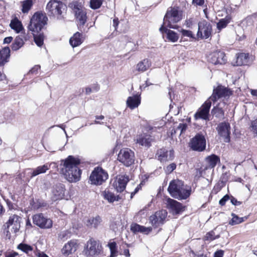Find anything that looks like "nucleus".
<instances>
[{
    "label": "nucleus",
    "mask_w": 257,
    "mask_h": 257,
    "mask_svg": "<svg viewBox=\"0 0 257 257\" xmlns=\"http://www.w3.org/2000/svg\"><path fill=\"white\" fill-rule=\"evenodd\" d=\"M80 163V160L72 156L61 161V172L69 182H76L80 180L81 170L78 168Z\"/></svg>",
    "instance_id": "f257e3e1"
},
{
    "label": "nucleus",
    "mask_w": 257,
    "mask_h": 257,
    "mask_svg": "<svg viewBox=\"0 0 257 257\" xmlns=\"http://www.w3.org/2000/svg\"><path fill=\"white\" fill-rule=\"evenodd\" d=\"M168 190L173 197L178 199H186L190 195L191 188L185 185L183 181L174 180L170 183Z\"/></svg>",
    "instance_id": "f03ea898"
},
{
    "label": "nucleus",
    "mask_w": 257,
    "mask_h": 257,
    "mask_svg": "<svg viewBox=\"0 0 257 257\" xmlns=\"http://www.w3.org/2000/svg\"><path fill=\"white\" fill-rule=\"evenodd\" d=\"M66 10V5L60 1L51 0L46 6V11L48 15L56 18L58 20H61L64 18Z\"/></svg>",
    "instance_id": "7ed1b4c3"
},
{
    "label": "nucleus",
    "mask_w": 257,
    "mask_h": 257,
    "mask_svg": "<svg viewBox=\"0 0 257 257\" xmlns=\"http://www.w3.org/2000/svg\"><path fill=\"white\" fill-rule=\"evenodd\" d=\"M47 20L45 14L36 12L31 19L28 29L32 33H38L46 24Z\"/></svg>",
    "instance_id": "20e7f679"
},
{
    "label": "nucleus",
    "mask_w": 257,
    "mask_h": 257,
    "mask_svg": "<svg viewBox=\"0 0 257 257\" xmlns=\"http://www.w3.org/2000/svg\"><path fill=\"white\" fill-rule=\"evenodd\" d=\"M181 19L179 15L178 11L175 8H171V10L168 11L164 18L163 25L170 28L176 29V25L174 24L178 22Z\"/></svg>",
    "instance_id": "39448f33"
},
{
    "label": "nucleus",
    "mask_w": 257,
    "mask_h": 257,
    "mask_svg": "<svg viewBox=\"0 0 257 257\" xmlns=\"http://www.w3.org/2000/svg\"><path fill=\"white\" fill-rule=\"evenodd\" d=\"M118 160L126 167H129L134 163L135 156L134 152L128 148H124L119 151Z\"/></svg>",
    "instance_id": "423d86ee"
},
{
    "label": "nucleus",
    "mask_w": 257,
    "mask_h": 257,
    "mask_svg": "<svg viewBox=\"0 0 257 257\" xmlns=\"http://www.w3.org/2000/svg\"><path fill=\"white\" fill-rule=\"evenodd\" d=\"M108 178L106 172L100 167L95 168L91 173L89 180L92 184L100 185Z\"/></svg>",
    "instance_id": "0eeeda50"
},
{
    "label": "nucleus",
    "mask_w": 257,
    "mask_h": 257,
    "mask_svg": "<svg viewBox=\"0 0 257 257\" xmlns=\"http://www.w3.org/2000/svg\"><path fill=\"white\" fill-rule=\"evenodd\" d=\"M232 95V91L228 88L221 85L218 86L213 89V93L208 98L211 102L216 101L218 99L224 98H226Z\"/></svg>",
    "instance_id": "6e6552de"
},
{
    "label": "nucleus",
    "mask_w": 257,
    "mask_h": 257,
    "mask_svg": "<svg viewBox=\"0 0 257 257\" xmlns=\"http://www.w3.org/2000/svg\"><path fill=\"white\" fill-rule=\"evenodd\" d=\"M190 147L194 151H203L206 148V140L204 136L202 134H197L191 139Z\"/></svg>",
    "instance_id": "1a4fd4ad"
},
{
    "label": "nucleus",
    "mask_w": 257,
    "mask_h": 257,
    "mask_svg": "<svg viewBox=\"0 0 257 257\" xmlns=\"http://www.w3.org/2000/svg\"><path fill=\"white\" fill-rule=\"evenodd\" d=\"M21 219V218L16 214H12L10 216L8 221L6 222L7 236L10 233V229L14 233H16L19 230Z\"/></svg>",
    "instance_id": "9d476101"
},
{
    "label": "nucleus",
    "mask_w": 257,
    "mask_h": 257,
    "mask_svg": "<svg viewBox=\"0 0 257 257\" xmlns=\"http://www.w3.org/2000/svg\"><path fill=\"white\" fill-rule=\"evenodd\" d=\"M211 105V100L208 99L195 113V119H202L205 120H209V113Z\"/></svg>",
    "instance_id": "9b49d317"
},
{
    "label": "nucleus",
    "mask_w": 257,
    "mask_h": 257,
    "mask_svg": "<svg viewBox=\"0 0 257 257\" xmlns=\"http://www.w3.org/2000/svg\"><path fill=\"white\" fill-rule=\"evenodd\" d=\"M168 213L165 210L158 211L150 217L149 220L155 227L162 225L165 223Z\"/></svg>",
    "instance_id": "f8f14e48"
},
{
    "label": "nucleus",
    "mask_w": 257,
    "mask_h": 257,
    "mask_svg": "<svg viewBox=\"0 0 257 257\" xmlns=\"http://www.w3.org/2000/svg\"><path fill=\"white\" fill-rule=\"evenodd\" d=\"M33 223L41 228H50L52 226V221L42 213L36 214L33 216Z\"/></svg>",
    "instance_id": "ddd939ff"
},
{
    "label": "nucleus",
    "mask_w": 257,
    "mask_h": 257,
    "mask_svg": "<svg viewBox=\"0 0 257 257\" xmlns=\"http://www.w3.org/2000/svg\"><path fill=\"white\" fill-rule=\"evenodd\" d=\"M211 33L212 26L209 22L203 20L198 23V37L207 39L211 36Z\"/></svg>",
    "instance_id": "4468645a"
},
{
    "label": "nucleus",
    "mask_w": 257,
    "mask_h": 257,
    "mask_svg": "<svg viewBox=\"0 0 257 257\" xmlns=\"http://www.w3.org/2000/svg\"><path fill=\"white\" fill-rule=\"evenodd\" d=\"M216 129L218 135L223 139L224 142H230V125L228 122L224 121L219 123Z\"/></svg>",
    "instance_id": "2eb2a0df"
},
{
    "label": "nucleus",
    "mask_w": 257,
    "mask_h": 257,
    "mask_svg": "<svg viewBox=\"0 0 257 257\" xmlns=\"http://www.w3.org/2000/svg\"><path fill=\"white\" fill-rule=\"evenodd\" d=\"M167 208L173 215H178L184 210V206L177 201L168 198L167 200Z\"/></svg>",
    "instance_id": "dca6fc26"
},
{
    "label": "nucleus",
    "mask_w": 257,
    "mask_h": 257,
    "mask_svg": "<svg viewBox=\"0 0 257 257\" xmlns=\"http://www.w3.org/2000/svg\"><path fill=\"white\" fill-rule=\"evenodd\" d=\"M84 251L87 256H96L100 253V246L97 241L90 240L87 243Z\"/></svg>",
    "instance_id": "f3484780"
},
{
    "label": "nucleus",
    "mask_w": 257,
    "mask_h": 257,
    "mask_svg": "<svg viewBox=\"0 0 257 257\" xmlns=\"http://www.w3.org/2000/svg\"><path fill=\"white\" fill-rule=\"evenodd\" d=\"M73 10L79 27H83L87 20L86 12L85 9L80 5L75 4Z\"/></svg>",
    "instance_id": "a211bd4d"
},
{
    "label": "nucleus",
    "mask_w": 257,
    "mask_h": 257,
    "mask_svg": "<svg viewBox=\"0 0 257 257\" xmlns=\"http://www.w3.org/2000/svg\"><path fill=\"white\" fill-rule=\"evenodd\" d=\"M208 60L215 65L224 64L226 62L225 54L221 51H216L211 53L208 56Z\"/></svg>",
    "instance_id": "6ab92c4d"
},
{
    "label": "nucleus",
    "mask_w": 257,
    "mask_h": 257,
    "mask_svg": "<svg viewBox=\"0 0 257 257\" xmlns=\"http://www.w3.org/2000/svg\"><path fill=\"white\" fill-rule=\"evenodd\" d=\"M128 180V177L127 176H118L116 177L112 185L117 192H121L125 188Z\"/></svg>",
    "instance_id": "aec40b11"
},
{
    "label": "nucleus",
    "mask_w": 257,
    "mask_h": 257,
    "mask_svg": "<svg viewBox=\"0 0 257 257\" xmlns=\"http://www.w3.org/2000/svg\"><path fill=\"white\" fill-rule=\"evenodd\" d=\"M156 156L161 162H166L174 159V152L173 150L168 151L166 149H162L158 151Z\"/></svg>",
    "instance_id": "412c9836"
},
{
    "label": "nucleus",
    "mask_w": 257,
    "mask_h": 257,
    "mask_svg": "<svg viewBox=\"0 0 257 257\" xmlns=\"http://www.w3.org/2000/svg\"><path fill=\"white\" fill-rule=\"evenodd\" d=\"M153 140V138L150 135L144 134L137 137L136 142L142 146L149 148L151 146Z\"/></svg>",
    "instance_id": "4be33fe9"
},
{
    "label": "nucleus",
    "mask_w": 257,
    "mask_h": 257,
    "mask_svg": "<svg viewBox=\"0 0 257 257\" xmlns=\"http://www.w3.org/2000/svg\"><path fill=\"white\" fill-rule=\"evenodd\" d=\"M141 95L137 94L132 96H129L126 101L127 107L131 109H134L137 108L141 104Z\"/></svg>",
    "instance_id": "5701e85b"
},
{
    "label": "nucleus",
    "mask_w": 257,
    "mask_h": 257,
    "mask_svg": "<svg viewBox=\"0 0 257 257\" xmlns=\"http://www.w3.org/2000/svg\"><path fill=\"white\" fill-rule=\"evenodd\" d=\"M225 105V102L219 103L214 106L211 110V113L213 116L220 120L224 118V111L223 107Z\"/></svg>",
    "instance_id": "b1692460"
},
{
    "label": "nucleus",
    "mask_w": 257,
    "mask_h": 257,
    "mask_svg": "<svg viewBox=\"0 0 257 257\" xmlns=\"http://www.w3.org/2000/svg\"><path fill=\"white\" fill-rule=\"evenodd\" d=\"M77 248V244L75 240H70L63 247L62 252L65 255H68L74 252Z\"/></svg>",
    "instance_id": "393cba45"
},
{
    "label": "nucleus",
    "mask_w": 257,
    "mask_h": 257,
    "mask_svg": "<svg viewBox=\"0 0 257 257\" xmlns=\"http://www.w3.org/2000/svg\"><path fill=\"white\" fill-rule=\"evenodd\" d=\"M53 200L54 201L63 198L64 194V185L61 184L56 185L52 190Z\"/></svg>",
    "instance_id": "a878e982"
},
{
    "label": "nucleus",
    "mask_w": 257,
    "mask_h": 257,
    "mask_svg": "<svg viewBox=\"0 0 257 257\" xmlns=\"http://www.w3.org/2000/svg\"><path fill=\"white\" fill-rule=\"evenodd\" d=\"M10 57V49L6 47L0 50V66H4L9 62Z\"/></svg>",
    "instance_id": "bb28decb"
},
{
    "label": "nucleus",
    "mask_w": 257,
    "mask_h": 257,
    "mask_svg": "<svg viewBox=\"0 0 257 257\" xmlns=\"http://www.w3.org/2000/svg\"><path fill=\"white\" fill-rule=\"evenodd\" d=\"M51 163H46L42 166H39L34 169L31 173V178L35 177L39 174H43L46 172L47 171L50 169Z\"/></svg>",
    "instance_id": "cd10ccee"
},
{
    "label": "nucleus",
    "mask_w": 257,
    "mask_h": 257,
    "mask_svg": "<svg viewBox=\"0 0 257 257\" xmlns=\"http://www.w3.org/2000/svg\"><path fill=\"white\" fill-rule=\"evenodd\" d=\"M131 230L134 233L140 232L148 234L152 231V228L151 227H147L137 223H134L131 225Z\"/></svg>",
    "instance_id": "c85d7f7f"
},
{
    "label": "nucleus",
    "mask_w": 257,
    "mask_h": 257,
    "mask_svg": "<svg viewBox=\"0 0 257 257\" xmlns=\"http://www.w3.org/2000/svg\"><path fill=\"white\" fill-rule=\"evenodd\" d=\"M159 30L162 33L165 32L167 34V38L169 40V41L172 42H176L178 41L179 39V36L178 34L175 32L167 29L163 26H162V27L160 28Z\"/></svg>",
    "instance_id": "c756f323"
},
{
    "label": "nucleus",
    "mask_w": 257,
    "mask_h": 257,
    "mask_svg": "<svg viewBox=\"0 0 257 257\" xmlns=\"http://www.w3.org/2000/svg\"><path fill=\"white\" fill-rule=\"evenodd\" d=\"M83 40L82 34L76 32L70 39L69 43L73 47H75L81 44Z\"/></svg>",
    "instance_id": "7c9ffc66"
},
{
    "label": "nucleus",
    "mask_w": 257,
    "mask_h": 257,
    "mask_svg": "<svg viewBox=\"0 0 257 257\" xmlns=\"http://www.w3.org/2000/svg\"><path fill=\"white\" fill-rule=\"evenodd\" d=\"M236 65H246L250 63L249 54L248 53H240L236 57Z\"/></svg>",
    "instance_id": "2f4dec72"
},
{
    "label": "nucleus",
    "mask_w": 257,
    "mask_h": 257,
    "mask_svg": "<svg viewBox=\"0 0 257 257\" xmlns=\"http://www.w3.org/2000/svg\"><path fill=\"white\" fill-rule=\"evenodd\" d=\"M102 221L99 216L88 218L85 222L86 225L89 227L97 228Z\"/></svg>",
    "instance_id": "473e14b6"
},
{
    "label": "nucleus",
    "mask_w": 257,
    "mask_h": 257,
    "mask_svg": "<svg viewBox=\"0 0 257 257\" xmlns=\"http://www.w3.org/2000/svg\"><path fill=\"white\" fill-rule=\"evenodd\" d=\"M151 66V61L148 59H144L138 63L136 69L138 71L143 72L147 71Z\"/></svg>",
    "instance_id": "72a5a7b5"
},
{
    "label": "nucleus",
    "mask_w": 257,
    "mask_h": 257,
    "mask_svg": "<svg viewBox=\"0 0 257 257\" xmlns=\"http://www.w3.org/2000/svg\"><path fill=\"white\" fill-rule=\"evenodd\" d=\"M10 26L17 33H19L23 29L22 22L16 17L11 20Z\"/></svg>",
    "instance_id": "f704fd0d"
},
{
    "label": "nucleus",
    "mask_w": 257,
    "mask_h": 257,
    "mask_svg": "<svg viewBox=\"0 0 257 257\" xmlns=\"http://www.w3.org/2000/svg\"><path fill=\"white\" fill-rule=\"evenodd\" d=\"M206 161L208 164V167L213 169L218 163L220 162V158L215 155H211L206 158Z\"/></svg>",
    "instance_id": "c9c22d12"
},
{
    "label": "nucleus",
    "mask_w": 257,
    "mask_h": 257,
    "mask_svg": "<svg viewBox=\"0 0 257 257\" xmlns=\"http://www.w3.org/2000/svg\"><path fill=\"white\" fill-rule=\"evenodd\" d=\"M102 195L104 198L109 203H113L115 201H118L119 199L118 196L115 195L113 193L108 190H105L102 192Z\"/></svg>",
    "instance_id": "e433bc0d"
},
{
    "label": "nucleus",
    "mask_w": 257,
    "mask_h": 257,
    "mask_svg": "<svg viewBox=\"0 0 257 257\" xmlns=\"http://www.w3.org/2000/svg\"><path fill=\"white\" fill-rule=\"evenodd\" d=\"M24 44L23 39L20 36H17L12 45V49L13 51H17L21 48Z\"/></svg>",
    "instance_id": "4c0bfd02"
},
{
    "label": "nucleus",
    "mask_w": 257,
    "mask_h": 257,
    "mask_svg": "<svg viewBox=\"0 0 257 257\" xmlns=\"http://www.w3.org/2000/svg\"><path fill=\"white\" fill-rule=\"evenodd\" d=\"M231 216L232 218L229 222V224L231 225L238 224L244 221L243 217H239L234 213H232Z\"/></svg>",
    "instance_id": "58836bf2"
},
{
    "label": "nucleus",
    "mask_w": 257,
    "mask_h": 257,
    "mask_svg": "<svg viewBox=\"0 0 257 257\" xmlns=\"http://www.w3.org/2000/svg\"><path fill=\"white\" fill-rule=\"evenodd\" d=\"M35 33H33L34 35V41L36 45L41 47L43 45L44 43V36L43 34H40L39 35H36L34 34Z\"/></svg>",
    "instance_id": "ea45409f"
},
{
    "label": "nucleus",
    "mask_w": 257,
    "mask_h": 257,
    "mask_svg": "<svg viewBox=\"0 0 257 257\" xmlns=\"http://www.w3.org/2000/svg\"><path fill=\"white\" fill-rule=\"evenodd\" d=\"M103 0H90V6L91 9L95 10L99 8Z\"/></svg>",
    "instance_id": "a19ab883"
},
{
    "label": "nucleus",
    "mask_w": 257,
    "mask_h": 257,
    "mask_svg": "<svg viewBox=\"0 0 257 257\" xmlns=\"http://www.w3.org/2000/svg\"><path fill=\"white\" fill-rule=\"evenodd\" d=\"M219 237V235H215V232L213 230H212L206 233L204 236V239L205 240L211 241Z\"/></svg>",
    "instance_id": "79ce46f5"
},
{
    "label": "nucleus",
    "mask_w": 257,
    "mask_h": 257,
    "mask_svg": "<svg viewBox=\"0 0 257 257\" xmlns=\"http://www.w3.org/2000/svg\"><path fill=\"white\" fill-rule=\"evenodd\" d=\"M108 245L111 252L110 257L116 256L117 254L116 243L115 242H112L109 243Z\"/></svg>",
    "instance_id": "37998d69"
},
{
    "label": "nucleus",
    "mask_w": 257,
    "mask_h": 257,
    "mask_svg": "<svg viewBox=\"0 0 257 257\" xmlns=\"http://www.w3.org/2000/svg\"><path fill=\"white\" fill-rule=\"evenodd\" d=\"M18 248L26 253L33 250V247L31 246L24 243L20 244L18 246Z\"/></svg>",
    "instance_id": "c03bdc74"
},
{
    "label": "nucleus",
    "mask_w": 257,
    "mask_h": 257,
    "mask_svg": "<svg viewBox=\"0 0 257 257\" xmlns=\"http://www.w3.org/2000/svg\"><path fill=\"white\" fill-rule=\"evenodd\" d=\"M71 236L70 232L68 230L61 231L59 234V238L62 240H65L70 238Z\"/></svg>",
    "instance_id": "a18cd8bd"
},
{
    "label": "nucleus",
    "mask_w": 257,
    "mask_h": 257,
    "mask_svg": "<svg viewBox=\"0 0 257 257\" xmlns=\"http://www.w3.org/2000/svg\"><path fill=\"white\" fill-rule=\"evenodd\" d=\"M187 124L185 123H180L176 130L174 131V133H177L178 131L180 132V135L183 134L187 129Z\"/></svg>",
    "instance_id": "49530a36"
},
{
    "label": "nucleus",
    "mask_w": 257,
    "mask_h": 257,
    "mask_svg": "<svg viewBox=\"0 0 257 257\" xmlns=\"http://www.w3.org/2000/svg\"><path fill=\"white\" fill-rule=\"evenodd\" d=\"M176 168V165L175 163H171V164L167 166L164 169L165 172L166 174H169L171 173Z\"/></svg>",
    "instance_id": "de8ad7c7"
},
{
    "label": "nucleus",
    "mask_w": 257,
    "mask_h": 257,
    "mask_svg": "<svg viewBox=\"0 0 257 257\" xmlns=\"http://www.w3.org/2000/svg\"><path fill=\"white\" fill-rule=\"evenodd\" d=\"M251 131L255 136H257V120H253L251 123Z\"/></svg>",
    "instance_id": "09e8293b"
},
{
    "label": "nucleus",
    "mask_w": 257,
    "mask_h": 257,
    "mask_svg": "<svg viewBox=\"0 0 257 257\" xmlns=\"http://www.w3.org/2000/svg\"><path fill=\"white\" fill-rule=\"evenodd\" d=\"M181 33L184 37H187L191 38H194L193 34L191 31L182 29Z\"/></svg>",
    "instance_id": "8fccbe9b"
},
{
    "label": "nucleus",
    "mask_w": 257,
    "mask_h": 257,
    "mask_svg": "<svg viewBox=\"0 0 257 257\" xmlns=\"http://www.w3.org/2000/svg\"><path fill=\"white\" fill-rule=\"evenodd\" d=\"M227 21L224 19H221L217 24V28L219 30H221V29L225 28L227 26Z\"/></svg>",
    "instance_id": "3c124183"
},
{
    "label": "nucleus",
    "mask_w": 257,
    "mask_h": 257,
    "mask_svg": "<svg viewBox=\"0 0 257 257\" xmlns=\"http://www.w3.org/2000/svg\"><path fill=\"white\" fill-rule=\"evenodd\" d=\"M229 199V196L226 194L219 201V203L221 206H223L225 204L226 202Z\"/></svg>",
    "instance_id": "603ef678"
},
{
    "label": "nucleus",
    "mask_w": 257,
    "mask_h": 257,
    "mask_svg": "<svg viewBox=\"0 0 257 257\" xmlns=\"http://www.w3.org/2000/svg\"><path fill=\"white\" fill-rule=\"evenodd\" d=\"M230 202L233 205L235 206L240 205L242 203L241 202L237 201L236 199H235L234 197L232 196H231L230 198Z\"/></svg>",
    "instance_id": "864d4df0"
},
{
    "label": "nucleus",
    "mask_w": 257,
    "mask_h": 257,
    "mask_svg": "<svg viewBox=\"0 0 257 257\" xmlns=\"http://www.w3.org/2000/svg\"><path fill=\"white\" fill-rule=\"evenodd\" d=\"M40 69V65H35L30 70L29 73H32V74H37L38 70Z\"/></svg>",
    "instance_id": "5fc2aeb1"
},
{
    "label": "nucleus",
    "mask_w": 257,
    "mask_h": 257,
    "mask_svg": "<svg viewBox=\"0 0 257 257\" xmlns=\"http://www.w3.org/2000/svg\"><path fill=\"white\" fill-rule=\"evenodd\" d=\"M18 255L16 252H10L6 253L5 257H16Z\"/></svg>",
    "instance_id": "6e6d98bb"
},
{
    "label": "nucleus",
    "mask_w": 257,
    "mask_h": 257,
    "mask_svg": "<svg viewBox=\"0 0 257 257\" xmlns=\"http://www.w3.org/2000/svg\"><path fill=\"white\" fill-rule=\"evenodd\" d=\"M46 206V203H44V202H39L38 201H37V203H35V204L34 205V207L35 208H39L41 207H43V206Z\"/></svg>",
    "instance_id": "4d7b16f0"
},
{
    "label": "nucleus",
    "mask_w": 257,
    "mask_h": 257,
    "mask_svg": "<svg viewBox=\"0 0 257 257\" xmlns=\"http://www.w3.org/2000/svg\"><path fill=\"white\" fill-rule=\"evenodd\" d=\"M204 0H193V4L198 6H202L204 4Z\"/></svg>",
    "instance_id": "13d9d810"
},
{
    "label": "nucleus",
    "mask_w": 257,
    "mask_h": 257,
    "mask_svg": "<svg viewBox=\"0 0 257 257\" xmlns=\"http://www.w3.org/2000/svg\"><path fill=\"white\" fill-rule=\"evenodd\" d=\"M223 255V252L222 250H218L215 252L214 257H222Z\"/></svg>",
    "instance_id": "bf43d9fd"
},
{
    "label": "nucleus",
    "mask_w": 257,
    "mask_h": 257,
    "mask_svg": "<svg viewBox=\"0 0 257 257\" xmlns=\"http://www.w3.org/2000/svg\"><path fill=\"white\" fill-rule=\"evenodd\" d=\"M119 24L118 19L117 18H115L113 20V26L114 27L115 30L117 29V27Z\"/></svg>",
    "instance_id": "052dcab7"
},
{
    "label": "nucleus",
    "mask_w": 257,
    "mask_h": 257,
    "mask_svg": "<svg viewBox=\"0 0 257 257\" xmlns=\"http://www.w3.org/2000/svg\"><path fill=\"white\" fill-rule=\"evenodd\" d=\"M13 40V38L12 37H8L4 39V44H9Z\"/></svg>",
    "instance_id": "680f3d73"
},
{
    "label": "nucleus",
    "mask_w": 257,
    "mask_h": 257,
    "mask_svg": "<svg viewBox=\"0 0 257 257\" xmlns=\"http://www.w3.org/2000/svg\"><path fill=\"white\" fill-rule=\"evenodd\" d=\"M6 78V75L0 72V81H3Z\"/></svg>",
    "instance_id": "e2e57ef3"
},
{
    "label": "nucleus",
    "mask_w": 257,
    "mask_h": 257,
    "mask_svg": "<svg viewBox=\"0 0 257 257\" xmlns=\"http://www.w3.org/2000/svg\"><path fill=\"white\" fill-rule=\"evenodd\" d=\"M250 92L252 95L257 97V89H252L251 90Z\"/></svg>",
    "instance_id": "0e129e2a"
},
{
    "label": "nucleus",
    "mask_w": 257,
    "mask_h": 257,
    "mask_svg": "<svg viewBox=\"0 0 257 257\" xmlns=\"http://www.w3.org/2000/svg\"><path fill=\"white\" fill-rule=\"evenodd\" d=\"M123 253L126 256V257H130V254L129 253V250L128 249H124Z\"/></svg>",
    "instance_id": "69168bd1"
},
{
    "label": "nucleus",
    "mask_w": 257,
    "mask_h": 257,
    "mask_svg": "<svg viewBox=\"0 0 257 257\" xmlns=\"http://www.w3.org/2000/svg\"><path fill=\"white\" fill-rule=\"evenodd\" d=\"M91 89L89 87H87L85 89V92L86 94H89L91 92Z\"/></svg>",
    "instance_id": "338daca9"
},
{
    "label": "nucleus",
    "mask_w": 257,
    "mask_h": 257,
    "mask_svg": "<svg viewBox=\"0 0 257 257\" xmlns=\"http://www.w3.org/2000/svg\"><path fill=\"white\" fill-rule=\"evenodd\" d=\"M39 257H49L47 254L44 253V252H40L38 255Z\"/></svg>",
    "instance_id": "774afa93"
}]
</instances>
